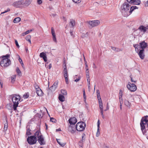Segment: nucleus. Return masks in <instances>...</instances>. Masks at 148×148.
<instances>
[{
	"instance_id": "3",
	"label": "nucleus",
	"mask_w": 148,
	"mask_h": 148,
	"mask_svg": "<svg viewBox=\"0 0 148 148\" xmlns=\"http://www.w3.org/2000/svg\"><path fill=\"white\" fill-rule=\"evenodd\" d=\"M148 121V116H146L142 117L140 123L141 130L143 134L145 135H146L147 132L145 129V125L147 124Z\"/></svg>"
},
{
	"instance_id": "32",
	"label": "nucleus",
	"mask_w": 148,
	"mask_h": 148,
	"mask_svg": "<svg viewBox=\"0 0 148 148\" xmlns=\"http://www.w3.org/2000/svg\"><path fill=\"white\" fill-rule=\"evenodd\" d=\"M31 37V36H29V35L27 36L26 37V39L29 42V43L30 44H31V40H30Z\"/></svg>"
},
{
	"instance_id": "13",
	"label": "nucleus",
	"mask_w": 148,
	"mask_h": 148,
	"mask_svg": "<svg viewBox=\"0 0 148 148\" xmlns=\"http://www.w3.org/2000/svg\"><path fill=\"white\" fill-rule=\"evenodd\" d=\"M69 123L71 125H74L77 122L76 119L75 117L71 118L69 120Z\"/></svg>"
},
{
	"instance_id": "58",
	"label": "nucleus",
	"mask_w": 148,
	"mask_h": 148,
	"mask_svg": "<svg viewBox=\"0 0 148 148\" xmlns=\"http://www.w3.org/2000/svg\"><path fill=\"white\" fill-rule=\"evenodd\" d=\"M86 78L87 79V81L89 84V81H90V76H86Z\"/></svg>"
},
{
	"instance_id": "33",
	"label": "nucleus",
	"mask_w": 148,
	"mask_h": 148,
	"mask_svg": "<svg viewBox=\"0 0 148 148\" xmlns=\"http://www.w3.org/2000/svg\"><path fill=\"white\" fill-rule=\"evenodd\" d=\"M133 46L135 49V51L138 52V48L139 47V45L138 44H134V45Z\"/></svg>"
},
{
	"instance_id": "29",
	"label": "nucleus",
	"mask_w": 148,
	"mask_h": 148,
	"mask_svg": "<svg viewBox=\"0 0 148 148\" xmlns=\"http://www.w3.org/2000/svg\"><path fill=\"white\" fill-rule=\"evenodd\" d=\"M5 120L6 122L5 123H4V130L6 131L7 130V128L8 127V123H7V119L6 118L5 119Z\"/></svg>"
},
{
	"instance_id": "52",
	"label": "nucleus",
	"mask_w": 148,
	"mask_h": 148,
	"mask_svg": "<svg viewBox=\"0 0 148 148\" xmlns=\"http://www.w3.org/2000/svg\"><path fill=\"white\" fill-rule=\"evenodd\" d=\"M15 43L16 46L18 47V48H19V46L18 44V42L16 40H15Z\"/></svg>"
},
{
	"instance_id": "18",
	"label": "nucleus",
	"mask_w": 148,
	"mask_h": 148,
	"mask_svg": "<svg viewBox=\"0 0 148 148\" xmlns=\"http://www.w3.org/2000/svg\"><path fill=\"white\" fill-rule=\"evenodd\" d=\"M40 57L42 58L45 62H46L47 60V55L44 52H42L40 53Z\"/></svg>"
},
{
	"instance_id": "64",
	"label": "nucleus",
	"mask_w": 148,
	"mask_h": 148,
	"mask_svg": "<svg viewBox=\"0 0 148 148\" xmlns=\"http://www.w3.org/2000/svg\"><path fill=\"white\" fill-rule=\"evenodd\" d=\"M145 5L146 6H148V1L146 2Z\"/></svg>"
},
{
	"instance_id": "36",
	"label": "nucleus",
	"mask_w": 148,
	"mask_h": 148,
	"mask_svg": "<svg viewBox=\"0 0 148 148\" xmlns=\"http://www.w3.org/2000/svg\"><path fill=\"white\" fill-rule=\"evenodd\" d=\"M85 135L84 134H83L82 135V139L81 141L82 142H84L85 140Z\"/></svg>"
},
{
	"instance_id": "22",
	"label": "nucleus",
	"mask_w": 148,
	"mask_h": 148,
	"mask_svg": "<svg viewBox=\"0 0 148 148\" xmlns=\"http://www.w3.org/2000/svg\"><path fill=\"white\" fill-rule=\"evenodd\" d=\"M36 93L38 96H41L43 95V92L40 89H38V90H36Z\"/></svg>"
},
{
	"instance_id": "40",
	"label": "nucleus",
	"mask_w": 148,
	"mask_h": 148,
	"mask_svg": "<svg viewBox=\"0 0 148 148\" xmlns=\"http://www.w3.org/2000/svg\"><path fill=\"white\" fill-rule=\"evenodd\" d=\"M99 105L100 110H103V106L102 103H99Z\"/></svg>"
},
{
	"instance_id": "6",
	"label": "nucleus",
	"mask_w": 148,
	"mask_h": 148,
	"mask_svg": "<svg viewBox=\"0 0 148 148\" xmlns=\"http://www.w3.org/2000/svg\"><path fill=\"white\" fill-rule=\"evenodd\" d=\"M86 126V123L83 122H79L76 124L75 128L78 131H82L84 130Z\"/></svg>"
},
{
	"instance_id": "24",
	"label": "nucleus",
	"mask_w": 148,
	"mask_h": 148,
	"mask_svg": "<svg viewBox=\"0 0 148 148\" xmlns=\"http://www.w3.org/2000/svg\"><path fill=\"white\" fill-rule=\"evenodd\" d=\"M21 18L20 17L16 18L14 19L13 22L14 23H18L21 21Z\"/></svg>"
},
{
	"instance_id": "21",
	"label": "nucleus",
	"mask_w": 148,
	"mask_h": 148,
	"mask_svg": "<svg viewBox=\"0 0 148 148\" xmlns=\"http://www.w3.org/2000/svg\"><path fill=\"white\" fill-rule=\"evenodd\" d=\"M32 0H24L25 6H28L31 3Z\"/></svg>"
},
{
	"instance_id": "43",
	"label": "nucleus",
	"mask_w": 148,
	"mask_h": 148,
	"mask_svg": "<svg viewBox=\"0 0 148 148\" xmlns=\"http://www.w3.org/2000/svg\"><path fill=\"white\" fill-rule=\"evenodd\" d=\"M29 93H26L23 96V97L24 99H27L29 97Z\"/></svg>"
},
{
	"instance_id": "39",
	"label": "nucleus",
	"mask_w": 148,
	"mask_h": 148,
	"mask_svg": "<svg viewBox=\"0 0 148 148\" xmlns=\"http://www.w3.org/2000/svg\"><path fill=\"white\" fill-rule=\"evenodd\" d=\"M34 86L36 90H38V89H40L39 86L36 83H35Z\"/></svg>"
},
{
	"instance_id": "23",
	"label": "nucleus",
	"mask_w": 148,
	"mask_h": 148,
	"mask_svg": "<svg viewBox=\"0 0 148 148\" xmlns=\"http://www.w3.org/2000/svg\"><path fill=\"white\" fill-rule=\"evenodd\" d=\"M124 104L127 107H130L131 103L127 100L125 99L124 100Z\"/></svg>"
},
{
	"instance_id": "57",
	"label": "nucleus",
	"mask_w": 148,
	"mask_h": 148,
	"mask_svg": "<svg viewBox=\"0 0 148 148\" xmlns=\"http://www.w3.org/2000/svg\"><path fill=\"white\" fill-rule=\"evenodd\" d=\"M130 77L131 78V81L132 82H134V83H136V81H134L132 77H131V76H130Z\"/></svg>"
},
{
	"instance_id": "30",
	"label": "nucleus",
	"mask_w": 148,
	"mask_h": 148,
	"mask_svg": "<svg viewBox=\"0 0 148 148\" xmlns=\"http://www.w3.org/2000/svg\"><path fill=\"white\" fill-rule=\"evenodd\" d=\"M6 107L8 109H12L13 108V105L10 104H7L6 106Z\"/></svg>"
},
{
	"instance_id": "49",
	"label": "nucleus",
	"mask_w": 148,
	"mask_h": 148,
	"mask_svg": "<svg viewBox=\"0 0 148 148\" xmlns=\"http://www.w3.org/2000/svg\"><path fill=\"white\" fill-rule=\"evenodd\" d=\"M50 121L53 122H55L56 120L53 118H50Z\"/></svg>"
},
{
	"instance_id": "59",
	"label": "nucleus",
	"mask_w": 148,
	"mask_h": 148,
	"mask_svg": "<svg viewBox=\"0 0 148 148\" xmlns=\"http://www.w3.org/2000/svg\"><path fill=\"white\" fill-rule=\"evenodd\" d=\"M90 81H89V84L88 85V90H90Z\"/></svg>"
},
{
	"instance_id": "17",
	"label": "nucleus",
	"mask_w": 148,
	"mask_h": 148,
	"mask_svg": "<svg viewBox=\"0 0 148 148\" xmlns=\"http://www.w3.org/2000/svg\"><path fill=\"white\" fill-rule=\"evenodd\" d=\"M140 48L142 49H144L147 46V43L145 42V41H143L141 42H140Z\"/></svg>"
},
{
	"instance_id": "54",
	"label": "nucleus",
	"mask_w": 148,
	"mask_h": 148,
	"mask_svg": "<svg viewBox=\"0 0 148 148\" xmlns=\"http://www.w3.org/2000/svg\"><path fill=\"white\" fill-rule=\"evenodd\" d=\"M122 93H123L122 91V90H120L119 95V96H121L122 97V95H123Z\"/></svg>"
},
{
	"instance_id": "34",
	"label": "nucleus",
	"mask_w": 148,
	"mask_h": 148,
	"mask_svg": "<svg viewBox=\"0 0 148 148\" xmlns=\"http://www.w3.org/2000/svg\"><path fill=\"white\" fill-rule=\"evenodd\" d=\"M16 71L18 75L19 76H21V72L18 67L16 68Z\"/></svg>"
},
{
	"instance_id": "47",
	"label": "nucleus",
	"mask_w": 148,
	"mask_h": 148,
	"mask_svg": "<svg viewBox=\"0 0 148 148\" xmlns=\"http://www.w3.org/2000/svg\"><path fill=\"white\" fill-rule=\"evenodd\" d=\"M42 0H37V3L39 5H40L42 3Z\"/></svg>"
},
{
	"instance_id": "14",
	"label": "nucleus",
	"mask_w": 148,
	"mask_h": 148,
	"mask_svg": "<svg viewBox=\"0 0 148 148\" xmlns=\"http://www.w3.org/2000/svg\"><path fill=\"white\" fill-rule=\"evenodd\" d=\"M144 50L141 49L140 50L139 52L138 53V55L139 56L140 58L141 59H143L145 58V54H144Z\"/></svg>"
},
{
	"instance_id": "4",
	"label": "nucleus",
	"mask_w": 148,
	"mask_h": 148,
	"mask_svg": "<svg viewBox=\"0 0 148 148\" xmlns=\"http://www.w3.org/2000/svg\"><path fill=\"white\" fill-rule=\"evenodd\" d=\"M10 57V55L7 54L2 56V60L1 61L0 65L5 68L8 66L11 63L10 60L8 58Z\"/></svg>"
},
{
	"instance_id": "38",
	"label": "nucleus",
	"mask_w": 148,
	"mask_h": 148,
	"mask_svg": "<svg viewBox=\"0 0 148 148\" xmlns=\"http://www.w3.org/2000/svg\"><path fill=\"white\" fill-rule=\"evenodd\" d=\"M86 76H89V70L88 68L86 69Z\"/></svg>"
},
{
	"instance_id": "45",
	"label": "nucleus",
	"mask_w": 148,
	"mask_h": 148,
	"mask_svg": "<svg viewBox=\"0 0 148 148\" xmlns=\"http://www.w3.org/2000/svg\"><path fill=\"white\" fill-rule=\"evenodd\" d=\"M10 11V8H8L7 10H5L4 12H2L1 14V15L2 14H4L5 13H6L8 12H9Z\"/></svg>"
},
{
	"instance_id": "31",
	"label": "nucleus",
	"mask_w": 148,
	"mask_h": 148,
	"mask_svg": "<svg viewBox=\"0 0 148 148\" xmlns=\"http://www.w3.org/2000/svg\"><path fill=\"white\" fill-rule=\"evenodd\" d=\"M31 130L29 128H27V130L26 134L27 135H29L31 134Z\"/></svg>"
},
{
	"instance_id": "44",
	"label": "nucleus",
	"mask_w": 148,
	"mask_h": 148,
	"mask_svg": "<svg viewBox=\"0 0 148 148\" xmlns=\"http://www.w3.org/2000/svg\"><path fill=\"white\" fill-rule=\"evenodd\" d=\"M100 110V113H101V115L102 118L103 119H104V115L103 114V110Z\"/></svg>"
},
{
	"instance_id": "2",
	"label": "nucleus",
	"mask_w": 148,
	"mask_h": 148,
	"mask_svg": "<svg viewBox=\"0 0 148 148\" xmlns=\"http://www.w3.org/2000/svg\"><path fill=\"white\" fill-rule=\"evenodd\" d=\"M9 98L12 100L13 103V107L14 110H16V108L18 106V102L21 99L20 95L17 94H12L10 95Z\"/></svg>"
},
{
	"instance_id": "41",
	"label": "nucleus",
	"mask_w": 148,
	"mask_h": 148,
	"mask_svg": "<svg viewBox=\"0 0 148 148\" xmlns=\"http://www.w3.org/2000/svg\"><path fill=\"white\" fill-rule=\"evenodd\" d=\"M119 102L121 104H123V99L122 98V96H119Z\"/></svg>"
},
{
	"instance_id": "35",
	"label": "nucleus",
	"mask_w": 148,
	"mask_h": 148,
	"mask_svg": "<svg viewBox=\"0 0 148 148\" xmlns=\"http://www.w3.org/2000/svg\"><path fill=\"white\" fill-rule=\"evenodd\" d=\"M61 93L63 95H66L67 94V92L66 90H65L62 89L61 90Z\"/></svg>"
},
{
	"instance_id": "16",
	"label": "nucleus",
	"mask_w": 148,
	"mask_h": 148,
	"mask_svg": "<svg viewBox=\"0 0 148 148\" xmlns=\"http://www.w3.org/2000/svg\"><path fill=\"white\" fill-rule=\"evenodd\" d=\"M138 29L141 32L143 33H145L147 31V28L146 26L143 25H140L138 28Z\"/></svg>"
},
{
	"instance_id": "42",
	"label": "nucleus",
	"mask_w": 148,
	"mask_h": 148,
	"mask_svg": "<svg viewBox=\"0 0 148 148\" xmlns=\"http://www.w3.org/2000/svg\"><path fill=\"white\" fill-rule=\"evenodd\" d=\"M18 56L19 58V59H18L20 63L21 64L22 66L23 67V66H24V64H23V62L22 60V59L21 58H20L19 56L18 55Z\"/></svg>"
},
{
	"instance_id": "60",
	"label": "nucleus",
	"mask_w": 148,
	"mask_h": 148,
	"mask_svg": "<svg viewBox=\"0 0 148 148\" xmlns=\"http://www.w3.org/2000/svg\"><path fill=\"white\" fill-rule=\"evenodd\" d=\"M85 64L86 65V68H88V66L87 64V62L86 61H85Z\"/></svg>"
},
{
	"instance_id": "28",
	"label": "nucleus",
	"mask_w": 148,
	"mask_h": 148,
	"mask_svg": "<svg viewBox=\"0 0 148 148\" xmlns=\"http://www.w3.org/2000/svg\"><path fill=\"white\" fill-rule=\"evenodd\" d=\"M64 77L65 79L66 83L68 84L69 83L68 79V74H64Z\"/></svg>"
},
{
	"instance_id": "20",
	"label": "nucleus",
	"mask_w": 148,
	"mask_h": 148,
	"mask_svg": "<svg viewBox=\"0 0 148 148\" xmlns=\"http://www.w3.org/2000/svg\"><path fill=\"white\" fill-rule=\"evenodd\" d=\"M75 22L74 20L71 19L70 20L69 25L71 28H73L75 25Z\"/></svg>"
},
{
	"instance_id": "53",
	"label": "nucleus",
	"mask_w": 148,
	"mask_h": 148,
	"mask_svg": "<svg viewBox=\"0 0 148 148\" xmlns=\"http://www.w3.org/2000/svg\"><path fill=\"white\" fill-rule=\"evenodd\" d=\"M98 100L99 101V103H102L101 98L98 99Z\"/></svg>"
},
{
	"instance_id": "46",
	"label": "nucleus",
	"mask_w": 148,
	"mask_h": 148,
	"mask_svg": "<svg viewBox=\"0 0 148 148\" xmlns=\"http://www.w3.org/2000/svg\"><path fill=\"white\" fill-rule=\"evenodd\" d=\"M16 75H15L13 77H11V81L12 82H14L16 78Z\"/></svg>"
},
{
	"instance_id": "26",
	"label": "nucleus",
	"mask_w": 148,
	"mask_h": 148,
	"mask_svg": "<svg viewBox=\"0 0 148 148\" xmlns=\"http://www.w3.org/2000/svg\"><path fill=\"white\" fill-rule=\"evenodd\" d=\"M111 48L113 50L116 52H119L122 51V50L120 49L114 47H111Z\"/></svg>"
},
{
	"instance_id": "62",
	"label": "nucleus",
	"mask_w": 148,
	"mask_h": 148,
	"mask_svg": "<svg viewBox=\"0 0 148 148\" xmlns=\"http://www.w3.org/2000/svg\"><path fill=\"white\" fill-rule=\"evenodd\" d=\"M97 95H98L100 94V92L99 90H97Z\"/></svg>"
},
{
	"instance_id": "61",
	"label": "nucleus",
	"mask_w": 148,
	"mask_h": 148,
	"mask_svg": "<svg viewBox=\"0 0 148 148\" xmlns=\"http://www.w3.org/2000/svg\"><path fill=\"white\" fill-rule=\"evenodd\" d=\"M97 99L100 98L101 97H100V94H98V95H97Z\"/></svg>"
},
{
	"instance_id": "19",
	"label": "nucleus",
	"mask_w": 148,
	"mask_h": 148,
	"mask_svg": "<svg viewBox=\"0 0 148 148\" xmlns=\"http://www.w3.org/2000/svg\"><path fill=\"white\" fill-rule=\"evenodd\" d=\"M68 130L69 132L72 133H74L75 131V129L74 126H72L71 125H69L68 127Z\"/></svg>"
},
{
	"instance_id": "15",
	"label": "nucleus",
	"mask_w": 148,
	"mask_h": 148,
	"mask_svg": "<svg viewBox=\"0 0 148 148\" xmlns=\"http://www.w3.org/2000/svg\"><path fill=\"white\" fill-rule=\"evenodd\" d=\"M51 33L53 36V41L56 42H57V40L54 29L53 27L51 28Z\"/></svg>"
},
{
	"instance_id": "48",
	"label": "nucleus",
	"mask_w": 148,
	"mask_h": 148,
	"mask_svg": "<svg viewBox=\"0 0 148 148\" xmlns=\"http://www.w3.org/2000/svg\"><path fill=\"white\" fill-rule=\"evenodd\" d=\"M73 1L76 3H80L81 1V0H72Z\"/></svg>"
},
{
	"instance_id": "50",
	"label": "nucleus",
	"mask_w": 148,
	"mask_h": 148,
	"mask_svg": "<svg viewBox=\"0 0 148 148\" xmlns=\"http://www.w3.org/2000/svg\"><path fill=\"white\" fill-rule=\"evenodd\" d=\"M97 123H98V124H97V127H98V130H99V129L100 127V121H99V120H98V122H97Z\"/></svg>"
},
{
	"instance_id": "12",
	"label": "nucleus",
	"mask_w": 148,
	"mask_h": 148,
	"mask_svg": "<svg viewBox=\"0 0 148 148\" xmlns=\"http://www.w3.org/2000/svg\"><path fill=\"white\" fill-rule=\"evenodd\" d=\"M58 82V81L55 82L52 86L50 88V89L52 91H54L57 87Z\"/></svg>"
},
{
	"instance_id": "27",
	"label": "nucleus",
	"mask_w": 148,
	"mask_h": 148,
	"mask_svg": "<svg viewBox=\"0 0 148 148\" xmlns=\"http://www.w3.org/2000/svg\"><path fill=\"white\" fill-rule=\"evenodd\" d=\"M56 140H57V143L60 146H62V147H63V146H64L65 145V143H62V142H60V139H57Z\"/></svg>"
},
{
	"instance_id": "9",
	"label": "nucleus",
	"mask_w": 148,
	"mask_h": 148,
	"mask_svg": "<svg viewBox=\"0 0 148 148\" xmlns=\"http://www.w3.org/2000/svg\"><path fill=\"white\" fill-rule=\"evenodd\" d=\"M127 88L131 92H134L137 89V87L136 85L134 84L131 83L130 82H129L128 84L127 85Z\"/></svg>"
},
{
	"instance_id": "11",
	"label": "nucleus",
	"mask_w": 148,
	"mask_h": 148,
	"mask_svg": "<svg viewBox=\"0 0 148 148\" xmlns=\"http://www.w3.org/2000/svg\"><path fill=\"white\" fill-rule=\"evenodd\" d=\"M128 3L135 5H139L140 3V0H127Z\"/></svg>"
},
{
	"instance_id": "1",
	"label": "nucleus",
	"mask_w": 148,
	"mask_h": 148,
	"mask_svg": "<svg viewBox=\"0 0 148 148\" xmlns=\"http://www.w3.org/2000/svg\"><path fill=\"white\" fill-rule=\"evenodd\" d=\"M121 11L122 14L125 17H127L130 15L132 12L138 8L135 6L132 7L127 2L124 3L121 6Z\"/></svg>"
},
{
	"instance_id": "37",
	"label": "nucleus",
	"mask_w": 148,
	"mask_h": 148,
	"mask_svg": "<svg viewBox=\"0 0 148 148\" xmlns=\"http://www.w3.org/2000/svg\"><path fill=\"white\" fill-rule=\"evenodd\" d=\"M32 31V30H29L28 31H27L26 32H25V33H23L22 34V36H25V35L27 34H28L29 32H31Z\"/></svg>"
},
{
	"instance_id": "10",
	"label": "nucleus",
	"mask_w": 148,
	"mask_h": 148,
	"mask_svg": "<svg viewBox=\"0 0 148 148\" xmlns=\"http://www.w3.org/2000/svg\"><path fill=\"white\" fill-rule=\"evenodd\" d=\"M87 23L92 27L96 26L100 23V22L98 20H95L92 21H89Z\"/></svg>"
},
{
	"instance_id": "63",
	"label": "nucleus",
	"mask_w": 148,
	"mask_h": 148,
	"mask_svg": "<svg viewBox=\"0 0 148 148\" xmlns=\"http://www.w3.org/2000/svg\"><path fill=\"white\" fill-rule=\"evenodd\" d=\"M93 68L96 69L97 68V66L95 65L94 63L93 64Z\"/></svg>"
},
{
	"instance_id": "7",
	"label": "nucleus",
	"mask_w": 148,
	"mask_h": 148,
	"mask_svg": "<svg viewBox=\"0 0 148 148\" xmlns=\"http://www.w3.org/2000/svg\"><path fill=\"white\" fill-rule=\"evenodd\" d=\"M27 140L28 143L30 145L35 144L37 142L36 136L34 134V136L28 137L27 139Z\"/></svg>"
},
{
	"instance_id": "55",
	"label": "nucleus",
	"mask_w": 148,
	"mask_h": 148,
	"mask_svg": "<svg viewBox=\"0 0 148 148\" xmlns=\"http://www.w3.org/2000/svg\"><path fill=\"white\" fill-rule=\"evenodd\" d=\"M100 134V132H99V130H98V129H97V132L96 134V136L98 137L99 136Z\"/></svg>"
},
{
	"instance_id": "25",
	"label": "nucleus",
	"mask_w": 148,
	"mask_h": 148,
	"mask_svg": "<svg viewBox=\"0 0 148 148\" xmlns=\"http://www.w3.org/2000/svg\"><path fill=\"white\" fill-rule=\"evenodd\" d=\"M58 98L59 100L62 102L64 101L65 100V97L62 95H60Z\"/></svg>"
},
{
	"instance_id": "8",
	"label": "nucleus",
	"mask_w": 148,
	"mask_h": 148,
	"mask_svg": "<svg viewBox=\"0 0 148 148\" xmlns=\"http://www.w3.org/2000/svg\"><path fill=\"white\" fill-rule=\"evenodd\" d=\"M13 5L16 8H20L23 6H25L24 0H20L15 2Z\"/></svg>"
},
{
	"instance_id": "51",
	"label": "nucleus",
	"mask_w": 148,
	"mask_h": 148,
	"mask_svg": "<svg viewBox=\"0 0 148 148\" xmlns=\"http://www.w3.org/2000/svg\"><path fill=\"white\" fill-rule=\"evenodd\" d=\"M83 98L84 99V102H86V94H83Z\"/></svg>"
},
{
	"instance_id": "5",
	"label": "nucleus",
	"mask_w": 148,
	"mask_h": 148,
	"mask_svg": "<svg viewBox=\"0 0 148 148\" xmlns=\"http://www.w3.org/2000/svg\"><path fill=\"white\" fill-rule=\"evenodd\" d=\"M35 135L38 138V141L41 145H45V142L44 137L40 130H38L35 133Z\"/></svg>"
},
{
	"instance_id": "56",
	"label": "nucleus",
	"mask_w": 148,
	"mask_h": 148,
	"mask_svg": "<svg viewBox=\"0 0 148 148\" xmlns=\"http://www.w3.org/2000/svg\"><path fill=\"white\" fill-rule=\"evenodd\" d=\"M81 77H79L78 79H76L75 80V81L76 82H77L79 81Z\"/></svg>"
}]
</instances>
